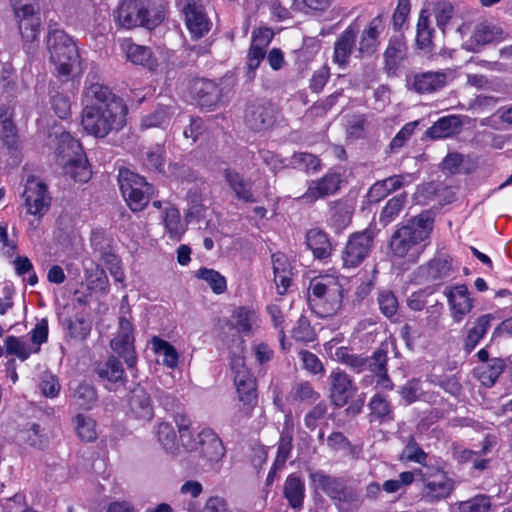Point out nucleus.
Returning <instances> with one entry per match:
<instances>
[{
    "instance_id": "obj_29",
    "label": "nucleus",
    "mask_w": 512,
    "mask_h": 512,
    "mask_svg": "<svg viewBox=\"0 0 512 512\" xmlns=\"http://www.w3.org/2000/svg\"><path fill=\"white\" fill-rule=\"evenodd\" d=\"M129 414L142 421H150L154 416L152 400L148 392L141 386L131 390L128 396Z\"/></svg>"
},
{
    "instance_id": "obj_23",
    "label": "nucleus",
    "mask_w": 512,
    "mask_h": 512,
    "mask_svg": "<svg viewBox=\"0 0 512 512\" xmlns=\"http://www.w3.org/2000/svg\"><path fill=\"white\" fill-rule=\"evenodd\" d=\"M184 14L186 26L193 38H201L209 32L211 22L200 2L188 0L184 8Z\"/></svg>"
},
{
    "instance_id": "obj_45",
    "label": "nucleus",
    "mask_w": 512,
    "mask_h": 512,
    "mask_svg": "<svg viewBox=\"0 0 512 512\" xmlns=\"http://www.w3.org/2000/svg\"><path fill=\"white\" fill-rule=\"evenodd\" d=\"M433 36L434 29L430 26L429 14L427 10L423 9L420 12L417 23L416 43L419 49L425 53H430L433 50Z\"/></svg>"
},
{
    "instance_id": "obj_14",
    "label": "nucleus",
    "mask_w": 512,
    "mask_h": 512,
    "mask_svg": "<svg viewBox=\"0 0 512 512\" xmlns=\"http://www.w3.org/2000/svg\"><path fill=\"white\" fill-rule=\"evenodd\" d=\"M479 365L474 367V377L485 387L491 388L498 381L507 367L506 360L501 357H490L486 347L481 348L475 355Z\"/></svg>"
},
{
    "instance_id": "obj_15",
    "label": "nucleus",
    "mask_w": 512,
    "mask_h": 512,
    "mask_svg": "<svg viewBox=\"0 0 512 512\" xmlns=\"http://www.w3.org/2000/svg\"><path fill=\"white\" fill-rule=\"evenodd\" d=\"M26 212L41 219L49 210L51 197L48 187L42 181L28 179L22 194Z\"/></svg>"
},
{
    "instance_id": "obj_34",
    "label": "nucleus",
    "mask_w": 512,
    "mask_h": 512,
    "mask_svg": "<svg viewBox=\"0 0 512 512\" xmlns=\"http://www.w3.org/2000/svg\"><path fill=\"white\" fill-rule=\"evenodd\" d=\"M14 111L11 107L0 108V140L9 151L19 148L18 129L13 121Z\"/></svg>"
},
{
    "instance_id": "obj_42",
    "label": "nucleus",
    "mask_w": 512,
    "mask_h": 512,
    "mask_svg": "<svg viewBox=\"0 0 512 512\" xmlns=\"http://www.w3.org/2000/svg\"><path fill=\"white\" fill-rule=\"evenodd\" d=\"M460 126L461 122L457 116H444L434 122V124L426 130L425 134L427 137L434 140L445 139L457 133Z\"/></svg>"
},
{
    "instance_id": "obj_53",
    "label": "nucleus",
    "mask_w": 512,
    "mask_h": 512,
    "mask_svg": "<svg viewBox=\"0 0 512 512\" xmlns=\"http://www.w3.org/2000/svg\"><path fill=\"white\" fill-rule=\"evenodd\" d=\"M290 164L294 169L305 173H316L322 168L320 158L308 152H295L291 156Z\"/></svg>"
},
{
    "instance_id": "obj_36",
    "label": "nucleus",
    "mask_w": 512,
    "mask_h": 512,
    "mask_svg": "<svg viewBox=\"0 0 512 512\" xmlns=\"http://www.w3.org/2000/svg\"><path fill=\"white\" fill-rule=\"evenodd\" d=\"M274 282L277 293L284 295L292 283V268L286 255L282 253L272 254Z\"/></svg>"
},
{
    "instance_id": "obj_6",
    "label": "nucleus",
    "mask_w": 512,
    "mask_h": 512,
    "mask_svg": "<svg viewBox=\"0 0 512 512\" xmlns=\"http://www.w3.org/2000/svg\"><path fill=\"white\" fill-rule=\"evenodd\" d=\"M117 182L127 207L133 213L145 210L155 196L154 185L129 168L118 169Z\"/></svg>"
},
{
    "instance_id": "obj_11",
    "label": "nucleus",
    "mask_w": 512,
    "mask_h": 512,
    "mask_svg": "<svg viewBox=\"0 0 512 512\" xmlns=\"http://www.w3.org/2000/svg\"><path fill=\"white\" fill-rule=\"evenodd\" d=\"M278 114V108L266 99H256L249 103L244 113V123L253 132H262L270 129Z\"/></svg>"
},
{
    "instance_id": "obj_5",
    "label": "nucleus",
    "mask_w": 512,
    "mask_h": 512,
    "mask_svg": "<svg viewBox=\"0 0 512 512\" xmlns=\"http://www.w3.org/2000/svg\"><path fill=\"white\" fill-rule=\"evenodd\" d=\"M330 403L335 409L345 406V414L355 417L361 413L365 404V394L359 393L354 379L340 368L333 369L328 377Z\"/></svg>"
},
{
    "instance_id": "obj_17",
    "label": "nucleus",
    "mask_w": 512,
    "mask_h": 512,
    "mask_svg": "<svg viewBox=\"0 0 512 512\" xmlns=\"http://www.w3.org/2000/svg\"><path fill=\"white\" fill-rule=\"evenodd\" d=\"M18 29L25 43H33L40 33L41 18L35 4L13 5Z\"/></svg>"
},
{
    "instance_id": "obj_1",
    "label": "nucleus",
    "mask_w": 512,
    "mask_h": 512,
    "mask_svg": "<svg viewBox=\"0 0 512 512\" xmlns=\"http://www.w3.org/2000/svg\"><path fill=\"white\" fill-rule=\"evenodd\" d=\"M434 215L424 210L396 226L389 240V251L393 258H407V262L416 263L423 252L426 241L434 228Z\"/></svg>"
},
{
    "instance_id": "obj_61",
    "label": "nucleus",
    "mask_w": 512,
    "mask_h": 512,
    "mask_svg": "<svg viewBox=\"0 0 512 512\" xmlns=\"http://www.w3.org/2000/svg\"><path fill=\"white\" fill-rule=\"evenodd\" d=\"M377 302L380 312L388 319L396 316L399 309L397 296L390 289H381L377 295Z\"/></svg>"
},
{
    "instance_id": "obj_9",
    "label": "nucleus",
    "mask_w": 512,
    "mask_h": 512,
    "mask_svg": "<svg viewBox=\"0 0 512 512\" xmlns=\"http://www.w3.org/2000/svg\"><path fill=\"white\" fill-rule=\"evenodd\" d=\"M117 22L126 29L138 26L152 29L161 22L159 16L150 17L145 0H125L117 10Z\"/></svg>"
},
{
    "instance_id": "obj_18",
    "label": "nucleus",
    "mask_w": 512,
    "mask_h": 512,
    "mask_svg": "<svg viewBox=\"0 0 512 512\" xmlns=\"http://www.w3.org/2000/svg\"><path fill=\"white\" fill-rule=\"evenodd\" d=\"M451 316L456 323H460L474 307V299L471 297L466 284H457L447 287L445 290Z\"/></svg>"
},
{
    "instance_id": "obj_52",
    "label": "nucleus",
    "mask_w": 512,
    "mask_h": 512,
    "mask_svg": "<svg viewBox=\"0 0 512 512\" xmlns=\"http://www.w3.org/2000/svg\"><path fill=\"white\" fill-rule=\"evenodd\" d=\"M334 359L342 364H345L355 373L363 372L367 362L364 356L352 353L351 348L347 346L336 348Z\"/></svg>"
},
{
    "instance_id": "obj_39",
    "label": "nucleus",
    "mask_w": 512,
    "mask_h": 512,
    "mask_svg": "<svg viewBox=\"0 0 512 512\" xmlns=\"http://www.w3.org/2000/svg\"><path fill=\"white\" fill-rule=\"evenodd\" d=\"M63 169L65 175L75 182L87 183L92 177V171L84 152L68 159Z\"/></svg>"
},
{
    "instance_id": "obj_60",
    "label": "nucleus",
    "mask_w": 512,
    "mask_h": 512,
    "mask_svg": "<svg viewBox=\"0 0 512 512\" xmlns=\"http://www.w3.org/2000/svg\"><path fill=\"white\" fill-rule=\"evenodd\" d=\"M291 336L295 341L305 344L313 342L317 338L314 327L304 315H301L296 321L295 326L292 328Z\"/></svg>"
},
{
    "instance_id": "obj_19",
    "label": "nucleus",
    "mask_w": 512,
    "mask_h": 512,
    "mask_svg": "<svg viewBox=\"0 0 512 512\" xmlns=\"http://www.w3.org/2000/svg\"><path fill=\"white\" fill-rule=\"evenodd\" d=\"M305 245L315 260L327 263L335 246L330 235L319 227L310 228L305 233Z\"/></svg>"
},
{
    "instance_id": "obj_33",
    "label": "nucleus",
    "mask_w": 512,
    "mask_h": 512,
    "mask_svg": "<svg viewBox=\"0 0 512 512\" xmlns=\"http://www.w3.org/2000/svg\"><path fill=\"white\" fill-rule=\"evenodd\" d=\"M47 49L50 59H59L61 54L74 55V51L78 50L73 40L62 30L57 27H49L47 36Z\"/></svg>"
},
{
    "instance_id": "obj_7",
    "label": "nucleus",
    "mask_w": 512,
    "mask_h": 512,
    "mask_svg": "<svg viewBox=\"0 0 512 512\" xmlns=\"http://www.w3.org/2000/svg\"><path fill=\"white\" fill-rule=\"evenodd\" d=\"M376 233L371 228L350 234L341 251L344 269L358 268L371 254L375 245Z\"/></svg>"
},
{
    "instance_id": "obj_24",
    "label": "nucleus",
    "mask_w": 512,
    "mask_h": 512,
    "mask_svg": "<svg viewBox=\"0 0 512 512\" xmlns=\"http://www.w3.org/2000/svg\"><path fill=\"white\" fill-rule=\"evenodd\" d=\"M97 376L106 381L105 387L108 390H117L119 387H125L127 376L120 360L115 356H110L104 363H99L95 368Z\"/></svg>"
},
{
    "instance_id": "obj_4",
    "label": "nucleus",
    "mask_w": 512,
    "mask_h": 512,
    "mask_svg": "<svg viewBox=\"0 0 512 512\" xmlns=\"http://www.w3.org/2000/svg\"><path fill=\"white\" fill-rule=\"evenodd\" d=\"M307 301L318 317H332L342 307L343 286L333 275L324 274L313 277L309 282Z\"/></svg>"
},
{
    "instance_id": "obj_21",
    "label": "nucleus",
    "mask_w": 512,
    "mask_h": 512,
    "mask_svg": "<svg viewBox=\"0 0 512 512\" xmlns=\"http://www.w3.org/2000/svg\"><path fill=\"white\" fill-rule=\"evenodd\" d=\"M231 320V327L238 333L234 341H237V349L242 353L244 351V340L241 335L251 336L253 334V326L258 321V314L251 307L239 306L231 314Z\"/></svg>"
},
{
    "instance_id": "obj_16",
    "label": "nucleus",
    "mask_w": 512,
    "mask_h": 512,
    "mask_svg": "<svg viewBox=\"0 0 512 512\" xmlns=\"http://www.w3.org/2000/svg\"><path fill=\"white\" fill-rule=\"evenodd\" d=\"M185 449L198 452L207 462L220 461L226 452L221 438L209 427L203 428L198 433L197 440L193 437V447Z\"/></svg>"
},
{
    "instance_id": "obj_40",
    "label": "nucleus",
    "mask_w": 512,
    "mask_h": 512,
    "mask_svg": "<svg viewBox=\"0 0 512 512\" xmlns=\"http://www.w3.org/2000/svg\"><path fill=\"white\" fill-rule=\"evenodd\" d=\"M98 400V394L96 388L86 382L82 381L72 389L70 394V401L73 405L82 410L92 409Z\"/></svg>"
},
{
    "instance_id": "obj_63",
    "label": "nucleus",
    "mask_w": 512,
    "mask_h": 512,
    "mask_svg": "<svg viewBox=\"0 0 512 512\" xmlns=\"http://www.w3.org/2000/svg\"><path fill=\"white\" fill-rule=\"evenodd\" d=\"M433 14L438 28L444 34L447 25L454 16V7L447 1H439L433 6Z\"/></svg>"
},
{
    "instance_id": "obj_38",
    "label": "nucleus",
    "mask_w": 512,
    "mask_h": 512,
    "mask_svg": "<svg viewBox=\"0 0 512 512\" xmlns=\"http://www.w3.org/2000/svg\"><path fill=\"white\" fill-rule=\"evenodd\" d=\"M353 208L348 201L339 199L333 202L330 209L328 225L336 233L342 232L352 222Z\"/></svg>"
},
{
    "instance_id": "obj_46",
    "label": "nucleus",
    "mask_w": 512,
    "mask_h": 512,
    "mask_svg": "<svg viewBox=\"0 0 512 512\" xmlns=\"http://www.w3.org/2000/svg\"><path fill=\"white\" fill-rule=\"evenodd\" d=\"M421 269L426 278L431 281L442 280L449 276L452 271V258L450 256L431 259Z\"/></svg>"
},
{
    "instance_id": "obj_3",
    "label": "nucleus",
    "mask_w": 512,
    "mask_h": 512,
    "mask_svg": "<svg viewBox=\"0 0 512 512\" xmlns=\"http://www.w3.org/2000/svg\"><path fill=\"white\" fill-rule=\"evenodd\" d=\"M310 488L315 493L325 494L338 512H357L364 504L360 491L348 485L343 477L326 473L324 470H309Z\"/></svg>"
},
{
    "instance_id": "obj_26",
    "label": "nucleus",
    "mask_w": 512,
    "mask_h": 512,
    "mask_svg": "<svg viewBox=\"0 0 512 512\" xmlns=\"http://www.w3.org/2000/svg\"><path fill=\"white\" fill-rule=\"evenodd\" d=\"M451 73L448 72H424L415 74L408 85L419 94L436 93L448 84Z\"/></svg>"
},
{
    "instance_id": "obj_32",
    "label": "nucleus",
    "mask_w": 512,
    "mask_h": 512,
    "mask_svg": "<svg viewBox=\"0 0 512 512\" xmlns=\"http://www.w3.org/2000/svg\"><path fill=\"white\" fill-rule=\"evenodd\" d=\"M358 29L349 25L336 39L334 43L333 61L339 67L344 68L348 64L349 57L356 43Z\"/></svg>"
},
{
    "instance_id": "obj_44",
    "label": "nucleus",
    "mask_w": 512,
    "mask_h": 512,
    "mask_svg": "<svg viewBox=\"0 0 512 512\" xmlns=\"http://www.w3.org/2000/svg\"><path fill=\"white\" fill-rule=\"evenodd\" d=\"M288 398L295 403L314 404L320 400V393L307 380L295 382L288 393Z\"/></svg>"
},
{
    "instance_id": "obj_54",
    "label": "nucleus",
    "mask_w": 512,
    "mask_h": 512,
    "mask_svg": "<svg viewBox=\"0 0 512 512\" xmlns=\"http://www.w3.org/2000/svg\"><path fill=\"white\" fill-rule=\"evenodd\" d=\"M4 344L6 353L18 357L21 361H26L32 354L40 352V347H31L13 335L7 336Z\"/></svg>"
},
{
    "instance_id": "obj_55",
    "label": "nucleus",
    "mask_w": 512,
    "mask_h": 512,
    "mask_svg": "<svg viewBox=\"0 0 512 512\" xmlns=\"http://www.w3.org/2000/svg\"><path fill=\"white\" fill-rule=\"evenodd\" d=\"M84 152L79 140L75 139L69 132H62L58 136L56 154L58 157L69 159Z\"/></svg>"
},
{
    "instance_id": "obj_48",
    "label": "nucleus",
    "mask_w": 512,
    "mask_h": 512,
    "mask_svg": "<svg viewBox=\"0 0 512 512\" xmlns=\"http://www.w3.org/2000/svg\"><path fill=\"white\" fill-rule=\"evenodd\" d=\"M492 510V498L487 494L475 496L458 501L453 504L452 512H490Z\"/></svg>"
},
{
    "instance_id": "obj_8",
    "label": "nucleus",
    "mask_w": 512,
    "mask_h": 512,
    "mask_svg": "<svg viewBox=\"0 0 512 512\" xmlns=\"http://www.w3.org/2000/svg\"><path fill=\"white\" fill-rule=\"evenodd\" d=\"M233 380L239 401L249 409L257 404V381L253 373L246 367L244 357L233 353L230 359Z\"/></svg>"
},
{
    "instance_id": "obj_13",
    "label": "nucleus",
    "mask_w": 512,
    "mask_h": 512,
    "mask_svg": "<svg viewBox=\"0 0 512 512\" xmlns=\"http://www.w3.org/2000/svg\"><path fill=\"white\" fill-rule=\"evenodd\" d=\"M441 474V480H431L433 473L425 474L422 479L423 487L420 491L421 500L428 504H436L449 498L456 489V481L441 467L436 468Z\"/></svg>"
},
{
    "instance_id": "obj_35",
    "label": "nucleus",
    "mask_w": 512,
    "mask_h": 512,
    "mask_svg": "<svg viewBox=\"0 0 512 512\" xmlns=\"http://www.w3.org/2000/svg\"><path fill=\"white\" fill-rule=\"evenodd\" d=\"M121 49L126 54L127 59L137 65L147 67L149 70H155L158 66L157 59L153 56L150 48L133 43L130 39L121 41Z\"/></svg>"
},
{
    "instance_id": "obj_22",
    "label": "nucleus",
    "mask_w": 512,
    "mask_h": 512,
    "mask_svg": "<svg viewBox=\"0 0 512 512\" xmlns=\"http://www.w3.org/2000/svg\"><path fill=\"white\" fill-rule=\"evenodd\" d=\"M490 442L485 439L483 442V446L481 450L474 451L468 448H464L459 442L453 441L450 444V452L452 459L455 460L458 464H466L469 462H472L473 469L477 471H484L489 467L490 460L481 458L480 456L487 453V451L490 449Z\"/></svg>"
},
{
    "instance_id": "obj_27",
    "label": "nucleus",
    "mask_w": 512,
    "mask_h": 512,
    "mask_svg": "<svg viewBox=\"0 0 512 512\" xmlns=\"http://www.w3.org/2000/svg\"><path fill=\"white\" fill-rule=\"evenodd\" d=\"M282 495L294 511L299 512L304 508L306 486L300 473L293 472L287 475L283 483Z\"/></svg>"
},
{
    "instance_id": "obj_12",
    "label": "nucleus",
    "mask_w": 512,
    "mask_h": 512,
    "mask_svg": "<svg viewBox=\"0 0 512 512\" xmlns=\"http://www.w3.org/2000/svg\"><path fill=\"white\" fill-rule=\"evenodd\" d=\"M134 341V325L126 316L121 315L119 317L118 332L111 340L110 346L124 360L128 368L135 367L137 363Z\"/></svg>"
},
{
    "instance_id": "obj_57",
    "label": "nucleus",
    "mask_w": 512,
    "mask_h": 512,
    "mask_svg": "<svg viewBox=\"0 0 512 512\" xmlns=\"http://www.w3.org/2000/svg\"><path fill=\"white\" fill-rule=\"evenodd\" d=\"M55 66V71L60 79L66 80L71 76L79 65L78 50L74 51V55L61 54L59 59H50Z\"/></svg>"
},
{
    "instance_id": "obj_37",
    "label": "nucleus",
    "mask_w": 512,
    "mask_h": 512,
    "mask_svg": "<svg viewBox=\"0 0 512 512\" xmlns=\"http://www.w3.org/2000/svg\"><path fill=\"white\" fill-rule=\"evenodd\" d=\"M369 421L378 424L389 423L394 420V408L387 397L381 393H375L369 403Z\"/></svg>"
},
{
    "instance_id": "obj_58",
    "label": "nucleus",
    "mask_w": 512,
    "mask_h": 512,
    "mask_svg": "<svg viewBox=\"0 0 512 512\" xmlns=\"http://www.w3.org/2000/svg\"><path fill=\"white\" fill-rule=\"evenodd\" d=\"M157 438L166 452L174 454L178 451V437L174 427L170 423L161 422L158 424Z\"/></svg>"
},
{
    "instance_id": "obj_25",
    "label": "nucleus",
    "mask_w": 512,
    "mask_h": 512,
    "mask_svg": "<svg viewBox=\"0 0 512 512\" xmlns=\"http://www.w3.org/2000/svg\"><path fill=\"white\" fill-rule=\"evenodd\" d=\"M495 319L491 313L482 314L474 321H468L465 325L466 334L463 338V350L470 354L481 340L485 337L491 327V322Z\"/></svg>"
},
{
    "instance_id": "obj_62",
    "label": "nucleus",
    "mask_w": 512,
    "mask_h": 512,
    "mask_svg": "<svg viewBox=\"0 0 512 512\" xmlns=\"http://www.w3.org/2000/svg\"><path fill=\"white\" fill-rule=\"evenodd\" d=\"M68 334L75 340H85L91 332V323L83 315L76 314L66 319Z\"/></svg>"
},
{
    "instance_id": "obj_56",
    "label": "nucleus",
    "mask_w": 512,
    "mask_h": 512,
    "mask_svg": "<svg viewBox=\"0 0 512 512\" xmlns=\"http://www.w3.org/2000/svg\"><path fill=\"white\" fill-rule=\"evenodd\" d=\"M195 276L205 281L215 294H222L227 290L226 278L214 269L201 267L197 270Z\"/></svg>"
},
{
    "instance_id": "obj_64",
    "label": "nucleus",
    "mask_w": 512,
    "mask_h": 512,
    "mask_svg": "<svg viewBox=\"0 0 512 512\" xmlns=\"http://www.w3.org/2000/svg\"><path fill=\"white\" fill-rule=\"evenodd\" d=\"M101 260L116 282L124 281L125 275L118 255L111 250H104L101 253Z\"/></svg>"
},
{
    "instance_id": "obj_50",
    "label": "nucleus",
    "mask_w": 512,
    "mask_h": 512,
    "mask_svg": "<svg viewBox=\"0 0 512 512\" xmlns=\"http://www.w3.org/2000/svg\"><path fill=\"white\" fill-rule=\"evenodd\" d=\"M73 423L75 425V431L77 437L84 443H91L97 440V422L95 419L88 415L77 414Z\"/></svg>"
},
{
    "instance_id": "obj_31",
    "label": "nucleus",
    "mask_w": 512,
    "mask_h": 512,
    "mask_svg": "<svg viewBox=\"0 0 512 512\" xmlns=\"http://www.w3.org/2000/svg\"><path fill=\"white\" fill-rule=\"evenodd\" d=\"M224 179L235 198L244 203H255L257 201L253 192V182L246 179L241 173L232 168L224 169Z\"/></svg>"
},
{
    "instance_id": "obj_47",
    "label": "nucleus",
    "mask_w": 512,
    "mask_h": 512,
    "mask_svg": "<svg viewBox=\"0 0 512 512\" xmlns=\"http://www.w3.org/2000/svg\"><path fill=\"white\" fill-rule=\"evenodd\" d=\"M406 55V45L399 37L391 38L384 52L385 67L389 72H395Z\"/></svg>"
},
{
    "instance_id": "obj_28",
    "label": "nucleus",
    "mask_w": 512,
    "mask_h": 512,
    "mask_svg": "<svg viewBox=\"0 0 512 512\" xmlns=\"http://www.w3.org/2000/svg\"><path fill=\"white\" fill-rule=\"evenodd\" d=\"M385 29L383 17L377 15L362 30L358 42V52L362 56L373 55L379 46V37Z\"/></svg>"
},
{
    "instance_id": "obj_10",
    "label": "nucleus",
    "mask_w": 512,
    "mask_h": 512,
    "mask_svg": "<svg viewBox=\"0 0 512 512\" xmlns=\"http://www.w3.org/2000/svg\"><path fill=\"white\" fill-rule=\"evenodd\" d=\"M340 167L330 168L322 177L308 182L306 191L298 197L305 204H313L319 199L335 195L344 182Z\"/></svg>"
},
{
    "instance_id": "obj_20",
    "label": "nucleus",
    "mask_w": 512,
    "mask_h": 512,
    "mask_svg": "<svg viewBox=\"0 0 512 512\" xmlns=\"http://www.w3.org/2000/svg\"><path fill=\"white\" fill-rule=\"evenodd\" d=\"M366 358L365 370L368 369L375 377V387L391 391L394 383L388 375V353L385 348H377L370 357Z\"/></svg>"
},
{
    "instance_id": "obj_49",
    "label": "nucleus",
    "mask_w": 512,
    "mask_h": 512,
    "mask_svg": "<svg viewBox=\"0 0 512 512\" xmlns=\"http://www.w3.org/2000/svg\"><path fill=\"white\" fill-rule=\"evenodd\" d=\"M408 194L402 192L390 198L379 214V223L384 227L392 223L407 204Z\"/></svg>"
},
{
    "instance_id": "obj_51",
    "label": "nucleus",
    "mask_w": 512,
    "mask_h": 512,
    "mask_svg": "<svg viewBox=\"0 0 512 512\" xmlns=\"http://www.w3.org/2000/svg\"><path fill=\"white\" fill-rule=\"evenodd\" d=\"M153 350L156 354L163 355V364L171 369H175L179 363V353L176 348L168 341L159 336L151 339Z\"/></svg>"
},
{
    "instance_id": "obj_41",
    "label": "nucleus",
    "mask_w": 512,
    "mask_h": 512,
    "mask_svg": "<svg viewBox=\"0 0 512 512\" xmlns=\"http://www.w3.org/2000/svg\"><path fill=\"white\" fill-rule=\"evenodd\" d=\"M162 221L165 231L171 240L180 241L183 238L187 226L182 222L181 214L177 207H166L163 210Z\"/></svg>"
},
{
    "instance_id": "obj_43",
    "label": "nucleus",
    "mask_w": 512,
    "mask_h": 512,
    "mask_svg": "<svg viewBox=\"0 0 512 512\" xmlns=\"http://www.w3.org/2000/svg\"><path fill=\"white\" fill-rule=\"evenodd\" d=\"M175 110L171 105L159 104L155 110L144 115L140 120L141 130H147L150 128H160L164 125H168Z\"/></svg>"
},
{
    "instance_id": "obj_30",
    "label": "nucleus",
    "mask_w": 512,
    "mask_h": 512,
    "mask_svg": "<svg viewBox=\"0 0 512 512\" xmlns=\"http://www.w3.org/2000/svg\"><path fill=\"white\" fill-rule=\"evenodd\" d=\"M502 34L503 31L500 27L488 22L478 23L474 26L472 34L465 42L464 47L469 51L476 52L481 47L499 40Z\"/></svg>"
},
{
    "instance_id": "obj_59",
    "label": "nucleus",
    "mask_w": 512,
    "mask_h": 512,
    "mask_svg": "<svg viewBox=\"0 0 512 512\" xmlns=\"http://www.w3.org/2000/svg\"><path fill=\"white\" fill-rule=\"evenodd\" d=\"M304 415V426L309 431H314L328 414V404L324 400H318Z\"/></svg>"
},
{
    "instance_id": "obj_2",
    "label": "nucleus",
    "mask_w": 512,
    "mask_h": 512,
    "mask_svg": "<svg viewBox=\"0 0 512 512\" xmlns=\"http://www.w3.org/2000/svg\"><path fill=\"white\" fill-rule=\"evenodd\" d=\"M82 110L81 125L84 131L96 138L121 131L127 123L128 107L123 98H96Z\"/></svg>"
}]
</instances>
